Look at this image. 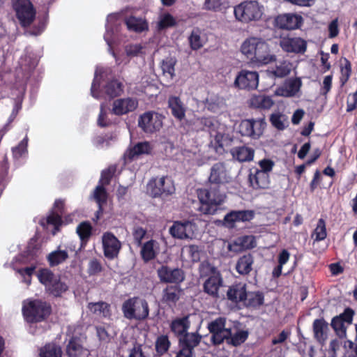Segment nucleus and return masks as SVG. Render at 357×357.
<instances>
[{"label":"nucleus","instance_id":"1","mask_svg":"<svg viewBox=\"0 0 357 357\" xmlns=\"http://www.w3.org/2000/svg\"><path fill=\"white\" fill-rule=\"evenodd\" d=\"M241 52L252 61L266 65L276 60L271 53L268 44L261 38L251 37L246 39L241 47Z\"/></svg>","mask_w":357,"mask_h":357},{"label":"nucleus","instance_id":"2","mask_svg":"<svg viewBox=\"0 0 357 357\" xmlns=\"http://www.w3.org/2000/svg\"><path fill=\"white\" fill-rule=\"evenodd\" d=\"M123 317L139 322L146 321L149 316L148 301L139 296H133L124 301L121 305Z\"/></svg>","mask_w":357,"mask_h":357},{"label":"nucleus","instance_id":"3","mask_svg":"<svg viewBox=\"0 0 357 357\" xmlns=\"http://www.w3.org/2000/svg\"><path fill=\"white\" fill-rule=\"evenodd\" d=\"M22 314L30 324L39 323L47 319L52 313V306L47 301L34 299L24 302Z\"/></svg>","mask_w":357,"mask_h":357},{"label":"nucleus","instance_id":"4","mask_svg":"<svg viewBox=\"0 0 357 357\" xmlns=\"http://www.w3.org/2000/svg\"><path fill=\"white\" fill-rule=\"evenodd\" d=\"M197 197L199 201L197 211L204 215L215 214L225 199V195L212 192L211 188L197 190Z\"/></svg>","mask_w":357,"mask_h":357},{"label":"nucleus","instance_id":"5","mask_svg":"<svg viewBox=\"0 0 357 357\" xmlns=\"http://www.w3.org/2000/svg\"><path fill=\"white\" fill-rule=\"evenodd\" d=\"M190 327V314L173 319L169 325L171 332L177 338L178 343L185 340H202V335L199 333L201 324L193 332H189Z\"/></svg>","mask_w":357,"mask_h":357},{"label":"nucleus","instance_id":"6","mask_svg":"<svg viewBox=\"0 0 357 357\" xmlns=\"http://www.w3.org/2000/svg\"><path fill=\"white\" fill-rule=\"evenodd\" d=\"M266 126L265 115L262 114L258 119L241 120L238 126V132L243 137L258 139L263 135Z\"/></svg>","mask_w":357,"mask_h":357},{"label":"nucleus","instance_id":"7","mask_svg":"<svg viewBox=\"0 0 357 357\" xmlns=\"http://www.w3.org/2000/svg\"><path fill=\"white\" fill-rule=\"evenodd\" d=\"M234 13L238 21L248 23L259 20L263 13L257 1H246L236 6Z\"/></svg>","mask_w":357,"mask_h":357},{"label":"nucleus","instance_id":"8","mask_svg":"<svg viewBox=\"0 0 357 357\" xmlns=\"http://www.w3.org/2000/svg\"><path fill=\"white\" fill-rule=\"evenodd\" d=\"M13 8L22 26L31 25L36 17V10L30 0H15Z\"/></svg>","mask_w":357,"mask_h":357},{"label":"nucleus","instance_id":"9","mask_svg":"<svg viewBox=\"0 0 357 357\" xmlns=\"http://www.w3.org/2000/svg\"><path fill=\"white\" fill-rule=\"evenodd\" d=\"M227 319L219 317L208 323L207 329L211 334V342L214 346H219L230 335V328H226Z\"/></svg>","mask_w":357,"mask_h":357},{"label":"nucleus","instance_id":"10","mask_svg":"<svg viewBox=\"0 0 357 357\" xmlns=\"http://www.w3.org/2000/svg\"><path fill=\"white\" fill-rule=\"evenodd\" d=\"M259 84V74L256 71L241 70L236 75L234 84L241 90L256 89Z\"/></svg>","mask_w":357,"mask_h":357},{"label":"nucleus","instance_id":"11","mask_svg":"<svg viewBox=\"0 0 357 357\" xmlns=\"http://www.w3.org/2000/svg\"><path fill=\"white\" fill-rule=\"evenodd\" d=\"M255 216L254 210H232L225 215L222 225L228 229H234L236 223L250 222Z\"/></svg>","mask_w":357,"mask_h":357},{"label":"nucleus","instance_id":"12","mask_svg":"<svg viewBox=\"0 0 357 357\" xmlns=\"http://www.w3.org/2000/svg\"><path fill=\"white\" fill-rule=\"evenodd\" d=\"M69 338L66 340L65 353L67 357H86L88 349L83 345V340L80 334L68 335Z\"/></svg>","mask_w":357,"mask_h":357},{"label":"nucleus","instance_id":"13","mask_svg":"<svg viewBox=\"0 0 357 357\" xmlns=\"http://www.w3.org/2000/svg\"><path fill=\"white\" fill-rule=\"evenodd\" d=\"M158 277L161 282L180 284L185 280V273L179 268H172L162 265L157 270Z\"/></svg>","mask_w":357,"mask_h":357},{"label":"nucleus","instance_id":"14","mask_svg":"<svg viewBox=\"0 0 357 357\" xmlns=\"http://www.w3.org/2000/svg\"><path fill=\"white\" fill-rule=\"evenodd\" d=\"M102 242L105 257L109 260L117 258L121 249V243L114 234L109 231L104 233Z\"/></svg>","mask_w":357,"mask_h":357},{"label":"nucleus","instance_id":"15","mask_svg":"<svg viewBox=\"0 0 357 357\" xmlns=\"http://www.w3.org/2000/svg\"><path fill=\"white\" fill-rule=\"evenodd\" d=\"M149 190L154 197H160L162 195H170L174 193L175 187L172 181L165 176L160 178L158 180L153 179L148 184Z\"/></svg>","mask_w":357,"mask_h":357},{"label":"nucleus","instance_id":"16","mask_svg":"<svg viewBox=\"0 0 357 357\" xmlns=\"http://www.w3.org/2000/svg\"><path fill=\"white\" fill-rule=\"evenodd\" d=\"M231 180L226 165L223 162H218L213 165L208 177L211 185L219 187L221 185L228 183Z\"/></svg>","mask_w":357,"mask_h":357},{"label":"nucleus","instance_id":"17","mask_svg":"<svg viewBox=\"0 0 357 357\" xmlns=\"http://www.w3.org/2000/svg\"><path fill=\"white\" fill-rule=\"evenodd\" d=\"M280 46L285 52L304 54L307 50V42L300 37H283L280 40Z\"/></svg>","mask_w":357,"mask_h":357},{"label":"nucleus","instance_id":"18","mask_svg":"<svg viewBox=\"0 0 357 357\" xmlns=\"http://www.w3.org/2000/svg\"><path fill=\"white\" fill-rule=\"evenodd\" d=\"M275 22L276 26L280 29L294 30L301 26L303 19L302 16L297 14L286 13L278 15Z\"/></svg>","mask_w":357,"mask_h":357},{"label":"nucleus","instance_id":"19","mask_svg":"<svg viewBox=\"0 0 357 357\" xmlns=\"http://www.w3.org/2000/svg\"><path fill=\"white\" fill-rule=\"evenodd\" d=\"M195 224L186 220L184 222L176 221L169 228L170 234L176 238H191L194 234Z\"/></svg>","mask_w":357,"mask_h":357},{"label":"nucleus","instance_id":"20","mask_svg":"<svg viewBox=\"0 0 357 357\" xmlns=\"http://www.w3.org/2000/svg\"><path fill=\"white\" fill-rule=\"evenodd\" d=\"M138 126L144 132L153 133L160 129L162 122L156 114L148 112L139 116Z\"/></svg>","mask_w":357,"mask_h":357},{"label":"nucleus","instance_id":"21","mask_svg":"<svg viewBox=\"0 0 357 357\" xmlns=\"http://www.w3.org/2000/svg\"><path fill=\"white\" fill-rule=\"evenodd\" d=\"M248 180L255 190L268 189L271 183L270 175L259 171L257 168L250 169Z\"/></svg>","mask_w":357,"mask_h":357},{"label":"nucleus","instance_id":"22","mask_svg":"<svg viewBox=\"0 0 357 357\" xmlns=\"http://www.w3.org/2000/svg\"><path fill=\"white\" fill-rule=\"evenodd\" d=\"M137 106L138 102L135 99L120 98L113 102L112 112L117 116H121L134 111Z\"/></svg>","mask_w":357,"mask_h":357},{"label":"nucleus","instance_id":"23","mask_svg":"<svg viewBox=\"0 0 357 357\" xmlns=\"http://www.w3.org/2000/svg\"><path fill=\"white\" fill-rule=\"evenodd\" d=\"M222 282L220 273L210 275L203 284L204 292L213 298H218L219 289L222 285Z\"/></svg>","mask_w":357,"mask_h":357},{"label":"nucleus","instance_id":"24","mask_svg":"<svg viewBox=\"0 0 357 357\" xmlns=\"http://www.w3.org/2000/svg\"><path fill=\"white\" fill-rule=\"evenodd\" d=\"M248 106L251 109L259 110H268L274 105L271 96L264 94H254L248 100Z\"/></svg>","mask_w":357,"mask_h":357},{"label":"nucleus","instance_id":"25","mask_svg":"<svg viewBox=\"0 0 357 357\" xmlns=\"http://www.w3.org/2000/svg\"><path fill=\"white\" fill-rule=\"evenodd\" d=\"M256 245V239L254 236L244 235L236 238L229 245V250L234 252H242L252 249Z\"/></svg>","mask_w":357,"mask_h":357},{"label":"nucleus","instance_id":"26","mask_svg":"<svg viewBox=\"0 0 357 357\" xmlns=\"http://www.w3.org/2000/svg\"><path fill=\"white\" fill-rule=\"evenodd\" d=\"M246 284L238 282L230 286L227 292L228 300L233 303H238L246 298Z\"/></svg>","mask_w":357,"mask_h":357},{"label":"nucleus","instance_id":"27","mask_svg":"<svg viewBox=\"0 0 357 357\" xmlns=\"http://www.w3.org/2000/svg\"><path fill=\"white\" fill-rule=\"evenodd\" d=\"M328 324L323 318L316 319L312 324V331L314 339L321 344H324L328 335Z\"/></svg>","mask_w":357,"mask_h":357},{"label":"nucleus","instance_id":"28","mask_svg":"<svg viewBox=\"0 0 357 357\" xmlns=\"http://www.w3.org/2000/svg\"><path fill=\"white\" fill-rule=\"evenodd\" d=\"M230 153L233 158L240 162H250L255 156V150L246 146H240L232 148Z\"/></svg>","mask_w":357,"mask_h":357},{"label":"nucleus","instance_id":"29","mask_svg":"<svg viewBox=\"0 0 357 357\" xmlns=\"http://www.w3.org/2000/svg\"><path fill=\"white\" fill-rule=\"evenodd\" d=\"M179 284L168 285L162 291V302L169 305H175L181 293Z\"/></svg>","mask_w":357,"mask_h":357},{"label":"nucleus","instance_id":"30","mask_svg":"<svg viewBox=\"0 0 357 357\" xmlns=\"http://www.w3.org/2000/svg\"><path fill=\"white\" fill-rule=\"evenodd\" d=\"M254 257L250 253H247L240 257L236 264V271L241 275H247L252 271Z\"/></svg>","mask_w":357,"mask_h":357},{"label":"nucleus","instance_id":"31","mask_svg":"<svg viewBox=\"0 0 357 357\" xmlns=\"http://www.w3.org/2000/svg\"><path fill=\"white\" fill-rule=\"evenodd\" d=\"M87 309L93 314L103 318H109L112 315L111 305L105 301L90 302Z\"/></svg>","mask_w":357,"mask_h":357},{"label":"nucleus","instance_id":"32","mask_svg":"<svg viewBox=\"0 0 357 357\" xmlns=\"http://www.w3.org/2000/svg\"><path fill=\"white\" fill-rule=\"evenodd\" d=\"M125 24L129 31L142 33L149 29V24L145 19L130 16L125 20Z\"/></svg>","mask_w":357,"mask_h":357},{"label":"nucleus","instance_id":"33","mask_svg":"<svg viewBox=\"0 0 357 357\" xmlns=\"http://www.w3.org/2000/svg\"><path fill=\"white\" fill-rule=\"evenodd\" d=\"M169 107L172 115L179 121L183 120L185 116V108L179 97L170 96L168 100Z\"/></svg>","mask_w":357,"mask_h":357},{"label":"nucleus","instance_id":"34","mask_svg":"<svg viewBox=\"0 0 357 357\" xmlns=\"http://www.w3.org/2000/svg\"><path fill=\"white\" fill-rule=\"evenodd\" d=\"M225 341L233 347H238L243 344L248 338L249 332L247 330L237 329L235 333H232L231 328H230V335H226Z\"/></svg>","mask_w":357,"mask_h":357},{"label":"nucleus","instance_id":"35","mask_svg":"<svg viewBox=\"0 0 357 357\" xmlns=\"http://www.w3.org/2000/svg\"><path fill=\"white\" fill-rule=\"evenodd\" d=\"M202 340H193L183 342H178V351L176 352V357H192L194 349L199 345Z\"/></svg>","mask_w":357,"mask_h":357},{"label":"nucleus","instance_id":"36","mask_svg":"<svg viewBox=\"0 0 357 357\" xmlns=\"http://www.w3.org/2000/svg\"><path fill=\"white\" fill-rule=\"evenodd\" d=\"M61 347L53 342L46 343L39 349V357H62Z\"/></svg>","mask_w":357,"mask_h":357},{"label":"nucleus","instance_id":"37","mask_svg":"<svg viewBox=\"0 0 357 357\" xmlns=\"http://www.w3.org/2000/svg\"><path fill=\"white\" fill-rule=\"evenodd\" d=\"M264 295L262 292L250 291L246 293V298L243 301L248 307L258 308L264 304Z\"/></svg>","mask_w":357,"mask_h":357},{"label":"nucleus","instance_id":"38","mask_svg":"<svg viewBox=\"0 0 357 357\" xmlns=\"http://www.w3.org/2000/svg\"><path fill=\"white\" fill-rule=\"evenodd\" d=\"M157 244L158 243L155 240L151 239L142 245L140 254L144 262H149L156 257L157 252L155 248Z\"/></svg>","mask_w":357,"mask_h":357},{"label":"nucleus","instance_id":"39","mask_svg":"<svg viewBox=\"0 0 357 357\" xmlns=\"http://www.w3.org/2000/svg\"><path fill=\"white\" fill-rule=\"evenodd\" d=\"M192 128L196 132L210 130L214 127V121L212 117L195 118L191 123Z\"/></svg>","mask_w":357,"mask_h":357},{"label":"nucleus","instance_id":"40","mask_svg":"<svg viewBox=\"0 0 357 357\" xmlns=\"http://www.w3.org/2000/svg\"><path fill=\"white\" fill-rule=\"evenodd\" d=\"M68 253L66 250L59 249L52 251L47 256V260L50 267L56 266L68 259Z\"/></svg>","mask_w":357,"mask_h":357},{"label":"nucleus","instance_id":"41","mask_svg":"<svg viewBox=\"0 0 357 357\" xmlns=\"http://www.w3.org/2000/svg\"><path fill=\"white\" fill-rule=\"evenodd\" d=\"M340 82L341 86H344L349 81L352 73L351 63L346 57H342L340 59Z\"/></svg>","mask_w":357,"mask_h":357},{"label":"nucleus","instance_id":"42","mask_svg":"<svg viewBox=\"0 0 357 357\" xmlns=\"http://www.w3.org/2000/svg\"><path fill=\"white\" fill-rule=\"evenodd\" d=\"M171 347V342L167 335H160L157 337L155 342V349L156 355L162 356L169 351Z\"/></svg>","mask_w":357,"mask_h":357},{"label":"nucleus","instance_id":"43","mask_svg":"<svg viewBox=\"0 0 357 357\" xmlns=\"http://www.w3.org/2000/svg\"><path fill=\"white\" fill-rule=\"evenodd\" d=\"M92 225L89 221L82 222L76 229L77 234L82 243H86L89 241L92 235Z\"/></svg>","mask_w":357,"mask_h":357},{"label":"nucleus","instance_id":"44","mask_svg":"<svg viewBox=\"0 0 357 357\" xmlns=\"http://www.w3.org/2000/svg\"><path fill=\"white\" fill-rule=\"evenodd\" d=\"M46 289L54 297H59L68 289V287L65 282H61L59 278H55Z\"/></svg>","mask_w":357,"mask_h":357},{"label":"nucleus","instance_id":"45","mask_svg":"<svg viewBox=\"0 0 357 357\" xmlns=\"http://www.w3.org/2000/svg\"><path fill=\"white\" fill-rule=\"evenodd\" d=\"M201 31L199 28L194 29L188 37V43L192 50L201 49L204 45V40L201 37Z\"/></svg>","mask_w":357,"mask_h":357},{"label":"nucleus","instance_id":"46","mask_svg":"<svg viewBox=\"0 0 357 357\" xmlns=\"http://www.w3.org/2000/svg\"><path fill=\"white\" fill-rule=\"evenodd\" d=\"M105 92L112 98L117 97L123 92V85L116 79L112 80L105 86Z\"/></svg>","mask_w":357,"mask_h":357},{"label":"nucleus","instance_id":"47","mask_svg":"<svg viewBox=\"0 0 357 357\" xmlns=\"http://www.w3.org/2000/svg\"><path fill=\"white\" fill-rule=\"evenodd\" d=\"M269 120L271 125L278 130H284L287 126V118L280 112L271 114Z\"/></svg>","mask_w":357,"mask_h":357},{"label":"nucleus","instance_id":"48","mask_svg":"<svg viewBox=\"0 0 357 357\" xmlns=\"http://www.w3.org/2000/svg\"><path fill=\"white\" fill-rule=\"evenodd\" d=\"M150 151L151 146L148 142H139L129 150L128 156L130 159H133L135 156L149 153Z\"/></svg>","mask_w":357,"mask_h":357},{"label":"nucleus","instance_id":"49","mask_svg":"<svg viewBox=\"0 0 357 357\" xmlns=\"http://www.w3.org/2000/svg\"><path fill=\"white\" fill-rule=\"evenodd\" d=\"M229 0H205L204 6L206 10L220 11L229 7Z\"/></svg>","mask_w":357,"mask_h":357},{"label":"nucleus","instance_id":"50","mask_svg":"<svg viewBox=\"0 0 357 357\" xmlns=\"http://www.w3.org/2000/svg\"><path fill=\"white\" fill-rule=\"evenodd\" d=\"M331 326L338 337L340 338L346 337L347 325L340 317H334L331 320Z\"/></svg>","mask_w":357,"mask_h":357},{"label":"nucleus","instance_id":"51","mask_svg":"<svg viewBox=\"0 0 357 357\" xmlns=\"http://www.w3.org/2000/svg\"><path fill=\"white\" fill-rule=\"evenodd\" d=\"M314 236H315L314 238V241H321L326 238L327 231L326 222L323 218L319 219L317 227L312 234V238Z\"/></svg>","mask_w":357,"mask_h":357},{"label":"nucleus","instance_id":"52","mask_svg":"<svg viewBox=\"0 0 357 357\" xmlns=\"http://www.w3.org/2000/svg\"><path fill=\"white\" fill-rule=\"evenodd\" d=\"M39 282L47 288L55 279L54 273L48 268H40L37 274Z\"/></svg>","mask_w":357,"mask_h":357},{"label":"nucleus","instance_id":"53","mask_svg":"<svg viewBox=\"0 0 357 357\" xmlns=\"http://www.w3.org/2000/svg\"><path fill=\"white\" fill-rule=\"evenodd\" d=\"M176 22L175 18L169 13L162 15L158 22L157 28L159 31L176 26Z\"/></svg>","mask_w":357,"mask_h":357},{"label":"nucleus","instance_id":"54","mask_svg":"<svg viewBox=\"0 0 357 357\" xmlns=\"http://www.w3.org/2000/svg\"><path fill=\"white\" fill-rule=\"evenodd\" d=\"M176 60L173 58H167L162 62L161 68L165 75H168L170 79H173L175 75Z\"/></svg>","mask_w":357,"mask_h":357},{"label":"nucleus","instance_id":"55","mask_svg":"<svg viewBox=\"0 0 357 357\" xmlns=\"http://www.w3.org/2000/svg\"><path fill=\"white\" fill-rule=\"evenodd\" d=\"M94 199L101 209L102 205L105 204L107 199V192L105 186L98 185L94 190Z\"/></svg>","mask_w":357,"mask_h":357},{"label":"nucleus","instance_id":"56","mask_svg":"<svg viewBox=\"0 0 357 357\" xmlns=\"http://www.w3.org/2000/svg\"><path fill=\"white\" fill-rule=\"evenodd\" d=\"M47 223L48 225H52L54 226L53 234H56V233L59 230V227L61 226L62 221V215L55 213L52 211L47 217Z\"/></svg>","mask_w":357,"mask_h":357},{"label":"nucleus","instance_id":"57","mask_svg":"<svg viewBox=\"0 0 357 357\" xmlns=\"http://www.w3.org/2000/svg\"><path fill=\"white\" fill-rule=\"evenodd\" d=\"M301 86V81L300 79H294L289 82L287 86L285 93H282V96L290 97L296 95L300 90Z\"/></svg>","mask_w":357,"mask_h":357},{"label":"nucleus","instance_id":"58","mask_svg":"<svg viewBox=\"0 0 357 357\" xmlns=\"http://www.w3.org/2000/svg\"><path fill=\"white\" fill-rule=\"evenodd\" d=\"M102 271V266L98 259H93L89 261L87 270L89 275H96Z\"/></svg>","mask_w":357,"mask_h":357},{"label":"nucleus","instance_id":"59","mask_svg":"<svg viewBox=\"0 0 357 357\" xmlns=\"http://www.w3.org/2000/svg\"><path fill=\"white\" fill-rule=\"evenodd\" d=\"M143 47L141 44H129L125 47V51L128 56H137L142 52Z\"/></svg>","mask_w":357,"mask_h":357},{"label":"nucleus","instance_id":"60","mask_svg":"<svg viewBox=\"0 0 357 357\" xmlns=\"http://www.w3.org/2000/svg\"><path fill=\"white\" fill-rule=\"evenodd\" d=\"M258 165L260 167V169H259V171L267 173V174L270 175V173L272 172L275 163L271 159L264 158L259 160Z\"/></svg>","mask_w":357,"mask_h":357},{"label":"nucleus","instance_id":"61","mask_svg":"<svg viewBox=\"0 0 357 357\" xmlns=\"http://www.w3.org/2000/svg\"><path fill=\"white\" fill-rule=\"evenodd\" d=\"M200 277H206L211 273L215 274V268L208 261H204L199 265V268Z\"/></svg>","mask_w":357,"mask_h":357},{"label":"nucleus","instance_id":"62","mask_svg":"<svg viewBox=\"0 0 357 357\" xmlns=\"http://www.w3.org/2000/svg\"><path fill=\"white\" fill-rule=\"evenodd\" d=\"M333 75H326L323 80L320 93L326 96L332 88Z\"/></svg>","mask_w":357,"mask_h":357},{"label":"nucleus","instance_id":"63","mask_svg":"<svg viewBox=\"0 0 357 357\" xmlns=\"http://www.w3.org/2000/svg\"><path fill=\"white\" fill-rule=\"evenodd\" d=\"M114 172L110 169H107L101 172V176L99 181V185L105 186L108 185L113 177Z\"/></svg>","mask_w":357,"mask_h":357},{"label":"nucleus","instance_id":"64","mask_svg":"<svg viewBox=\"0 0 357 357\" xmlns=\"http://www.w3.org/2000/svg\"><path fill=\"white\" fill-rule=\"evenodd\" d=\"M354 311L350 307H347L342 313L337 317L342 319L347 325L351 324L353 321Z\"/></svg>","mask_w":357,"mask_h":357}]
</instances>
